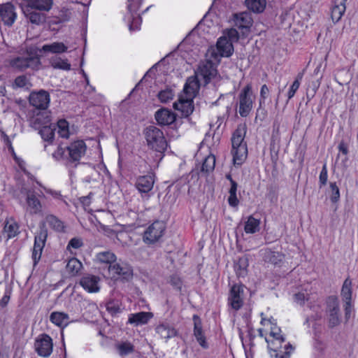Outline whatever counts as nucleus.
Masks as SVG:
<instances>
[{"mask_svg":"<svg viewBox=\"0 0 358 358\" xmlns=\"http://www.w3.org/2000/svg\"><path fill=\"white\" fill-rule=\"evenodd\" d=\"M29 103L34 108L29 110L27 114V118L30 125L35 128H39L50 122V115L46 111L50 102L49 93L41 90L38 92H32L29 97Z\"/></svg>","mask_w":358,"mask_h":358,"instance_id":"f257e3e1","label":"nucleus"},{"mask_svg":"<svg viewBox=\"0 0 358 358\" xmlns=\"http://www.w3.org/2000/svg\"><path fill=\"white\" fill-rule=\"evenodd\" d=\"M244 127H238L231 137L233 161L236 165H241L248 155L247 145L244 142Z\"/></svg>","mask_w":358,"mask_h":358,"instance_id":"f03ea898","label":"nucleus"},{"mask_svg":"<svg viewBox=\"0 0 358 358\" xmlns=\"http://www.w3.org/2000/svg\"><path fill=\"white\" fill-rule=\"evenodd\" d=\"M148 146L158 152H164L167 148V142L164 133L155 126L150 125L143 131Z\"/></svg>","mask_w":358,"mask_h":358,"instance_id":"7ed1b4c3","label":"nucleus"},{"mask_svg":"<svg viewBox=\"0 0 358 358\" xmlns=\"http://www.w3.org/2000/svg\"><path fill=\"white\" fill-rule=\"evenodd\" d=\"M245 286L241 284H235L229 289L227 305L229 311L236 313L244 304Z\"/></svg>","mask_w":358,"mask_h":358,"instance_id":"20e7f679","label":"nucleus"},{"mask_svg":"<svg viewBox=\"0 0 358 358\" xmlns=\"http://www.w3.org/2000/svg\"><path fill=\"white\" fill-rule=\"evenodd\" d=\"M254 101L252 86L248 84L238 95V113L243 117H247L252 110Z\"/></svg>","mask_w":358,"mask_h":358,"instance_id":"39448f33","label":"nucleus"},{"mask_svg":"<svg viewBox=\"0 0 358 358\" xmlns=\"http://www.w3.org/2000/svg\"><path fill=\"white\" fill-rule=\"evenodd\" d=\"M166 229V224L157 220L151 224L144 231L143 239L147 244H153L162 237Z\"/></svg>","mask_w":358,"mask_h":358,"instance_id":"423d86ee","label":"nucleus"},{"mask_svg":"<svg viewBox=\"0 0 358 358\" xmlns=\"http://www.w3.org/2000/svg\"><path fill=\"white\" fill-rule=\"evenodd\" d=\"M327 313L329 327H335L340 324V307L338 299L334 296L328 297L327 300Z\"/></svg>","mask_w":358,"mask_h":358,"instance_id":"0eeeda50","label":"nucleus"},{"mask_svg":"<svg viewBox=\"0 0 358 358\" xmlns=\"http://www.w3.org/2000/svg\"><path fill=\"white\" fill-rule=\"evenodd\" d=\"M143 0H127V9L130 15L129 17V29L138 30L142 22L140 14L138 11L142 4Z\"/></svg>","mask_w":358,"mask_h":358,"instance_id":"6e6552de","label":"nucleus"},{"mask_svg":"<svg viewBox=\"0 0 358 358\" xmlns=\"http://www.w3.org/2000/svg\"><path fill=\"white\" fill-rule=\"evenodd\" d=\"M196 75L199 80H203L205 84H208L217 75V69L214 63L210 60L201 62Z\"/></svg>","mask_w":358,"mask_h":358,"instance_id":"1a4fd4ad","label":"nucleus"},{"mask_svg":"<svg viewBox=\"0 0 358 358\" xmlns=\"http://www.w3.org/2000/svg\"><path fill=\"white\" fill-rule=\"evenodd\" d=\"M48 236V231L45 226L40 227L39 232L35 236L34 244L32 250L31 258L35 266L41 257L42 251L45 244Z\"/></svg>","mask_w":358,"mask_h":358,"instance_id":"9d476101","label":"nucleus"},{"mask_svg":"<svg viewBox=\"0 0 358 358\" xmlns=\"http://www.w3.org/2000/svg\"><path fill=\"white\" fill-rule=\"evenodd\" d=\"M34 348L40 357H48L52 352V339L48 334H43L35 340Z\"/></svg>","mask_w":358,"mask_h":358,"instance_id":"9b49d317","label":"nucleus"},{"mask_svg":"<svg viewBox=\"0 0 358 358\" xmlns=\"http://www.w3.org/2000/svg\"><path fill=\"white\" fill-rule=\"evenodd\" d=\"M266 322L271 325L270 336L273 337V339L270 341L266 338L265 340L268 343V348L273 352H276L278 345H280L281 343L285 341V338L280 334V329L275 324L273 323L271 320L262 319L261 321V323L264 325H265Z\"/></svg>","mask_w":358,"mask_h":358,"instance_id":"f8f14e48","label":"nucleus"},{"mask_svg":"<svg viewBox=\"0 0 358 358\" xmlns=\"http://www.w3.org/2000/svg\"><path fill=\"white\" fill-rule=\"evenodd\" d=\"M86 150L87 146L83 141L78 140L72 142L66 147L67 161L70 162L79 161L85 155Z\"/></svg>","mask_w":358,"mask_h":358,"instance_id":"ddd939ff","label":"nucleus"},{"mask_svg":"<svg viewBox=\"0 0 358 358\" xmlns=\"http://www.w3.org/2000/svg\"><path fill=\"white\" fill-rule=\"evenodd\" d=\"M40 64L39 59L36 57H17L13 59L10 64L13 68L19 71H24L27 69H36Z\"/></svg>","mask_w":358,"mask_h":358,"instance_id":"4468645a","label":"nucleus"},{"mask_svg":"<svg viewBox=\"0 0 358 358\" xmlns=\"http://www.w3.org/2000/svg\"><path fill=\"white\" fill-rule=\"evenodd\" d=\"M108 270L114 275H116L117 278H122L124 280H129L133 275V271L131 267L123 262L115 263L113 265H110Z\"/></svg>","mask_w":358,"mask_h":358,"instance_id":"2eb2a0df","label":"nucleus"},{"mask_svg":"<svg viewBox=\"0 0 358 358\" xmlns=\"http://www.w3.org/2000/svg\"><path fill=\"white\" fill-rule=\"evenodd\" d=\"M154 183V175L141 176L136 178L135 187L141 194H147L152 189Z\"/></svg>","mask_w":358,"mask_h":358,"instance_id":"dca6fc26","label":"nucleus"},{"mask_svg":"<svg viewBox=\"0 0 358 358\" xmlns=\"http://www.w3.org/2000/svg\"><path fill=\"white\" fill-rule=\"evenodd\" d=\"M0 17L5 25L12 26L17 17L14 6L10 3L1 5Z\"/></svg>","mask_w":358,"mask_h":358,"instance_id":"f3484780","label":"nucleus"},{"mask_svg":"<svg viewBox=\"0 0 358 358\" xmlns=\"http://www.w3.org/2000/svg\"><path fill=\"white\" fill-rule=\"evenodd\" d=\"M173 108L180 111L182 115L188 116L194 110L193 99L186 98V96L181 95L178 101L173 103Z\"/></svg>","mask_w":358,"mask_h":358,"instance_id":"a211bd4d","label":"nucleus"},{"mask_svg":"<svg viewBox=\"0 0 358 358\" xmlns=\"http://www.w3.org/2000/svg\"><path fill=\"white\" fill-rule=\"evenodd\" d=\"M27 19L31 23L36 25L41 24L45 22L46 15L38 10L27 6L23 10Z\"/></svg>","mask_w":358,"mask_h":358,"instance_id":"6ab92c4d","label":"nucleus"},{"mask_svg":"<svg viewBox=\"0 0 358 358\" xmlns=\"http://www.w3.org/2000/svg\"><path fill=\"white\" fill-rule=\"evenodd\" d=\"M100 278L93 275H86L81 278L80 285L88 292H97L99 290Z\"/></svg>","mask_w":358,"mask_h":358,"instance_id":"aec40b11","label":"nucleus"},{"mask_svg":"<svg viewBox=\"0 0 358 358\" xmlns=\"http://www.w3.org/2000/svg\"><path fill=\"white\" fill-rule=\"evenodd\" d=\"M26 196L27 210L31 214H37L41 212L42 206L41 201L36 197L35 192L29 189L26 192Z\"/></svg>","mask_w":358,"mask_h":358,"instance_id":"412c9836","label":"nucleus"},{"mask_svg":"<svg viewBox=\"0 0 358 358\" xmlns=\"http://www.w3.org/2000/svg\"><path fill=\"white\" fill-rule=\"evenodd\" d=\"M156 333L166 341L177 336V330L167 322H162L155 328Z\"/></svg>","mask_w":358,"mask_h":358,"instance_id":"4be33fe9","label":"nucleus"},{"mask_svg":"<svg viewBox=\"0 0 358 358\" xmlns=\"http://www.w3.org/2000/svg\"><path fill=\"white\" fill-rule=\"evenodd\" d=\"M194 320V336H195L197 342L204 349L208 348V344L206 341V336L202 329V325L200 318L194 315L193 316Z\"/></svg>","mask_w":358,"mask_h":358,"instance_id":"5701e85b","label":"nucleus"},{"mask_svg":"<svg viewBox=\"0 0 358 358\" xmlns=\"http://www.w3.org/2000/svg\"><path fill=\"white\" fill-rule=\"evenodd\" d=\"M155 119L159 124L169 125L176 120L175 114L166 108H161L155 113Z\"/></svg>","mask_w":358,"mask_h":358,"instance_id":"b1692460","label":"nucleus"},{"mask_svg":"<svg viewBox=\"0 0 358 358\" xmlns=\"http://www.w3.org/2000/svg\"><path fill=\"white\" fill-rule=\"evenodd\" d=\"M261 252L265 262L279 266L284 260V255L281 252L272 251L268 248L262 250Z\"/></svg>","mask_w":358,"mask_h":358,"instance_id":"393cba45","label":"nucleus"},{"mask_svg":"<svg viewBox=\"0 0 358 358\" xmlns=\"http://www.w3.org/2000/svg\"><path fill=\"white\" fill-rule=\"evenodd\" d=\"M153 317V314L150 312H139L131 313L129 315L128 323L134 324L136 327L146 324L148 321Z\"/></svg>","mask_w":358,"mask_h":358,"instance_id":"a878e982","label":"nucleus"},{"mask_svg":"<svg viewBox=\"0 0 358 358\" xmlns=\"http://www.w3.org/2000/svg\"><path fill=\"white\" fill-rule=\"evenodd\" d=\"M234 24L239 29H249L252 24V18L248 12L234 15Z\"/></svg>","mask_w":358,"mask_h":358,"instance_id":"bb28decb","label":"nucleus"},{"mask_svg":"<svg viewBox=\"0 0 358 358\" xmlns=\"http://www.w3.org/2000/svg\"><path fill=\"white\" fill-rule=\"evenodd\" d=\"M233 43L229 41L226 36L220 37L217 42V49L222 57H229L234 52Z\"/></svg>","mask_w":358,"mask_h":358,"instance_id":"cd10ccee","label":"nucleus"},{"mask_svg":"<svg viewBox=\"0 0 358 358\" xmlns=\"http://www.w3.org/2000/svg\"><path fill=\"white\" fill-rule=\"evenodd\" d=\"M68 47L62 42H54L50 44L43 45L41 50L44 52H51L53 54H61L66 52Z\"/></svg>","mask_w":358,"mask_h":358,"instance_id":"c85d7f7f","label":"nucleus"},{"mask_svg":"<svg viewBox=\"0 0 358 358\" xmlns=\"http://www.w3.org/2000/svg\"><path fill=\"white\" fill-rule=\"evenodd\" d=\"M294 300L300 306H303L306 301L310 303H311L313 301H315V296H314L310 292L305 289L295 294L294 295Z\"/></svg>","mask_w":358,"mask_h":358,"instance_id":"c756f323","label":"nucleus"},{"mask_svg":"<svg viewBox=\"0 0 358 358\" xmlns=\"http://www.w3.org/2000/svg\"><path fill=\"white\" fill-rule=\"evenodd\" d=\"M39 11L48 12L53 5V0H32L27 4Z\"/></svg>","mask_w":358,"mask_h":358,"instance_id":"7c9ffc66","label":"nucleus"},{"mask_svg":"<svg viewBox=\"0 0 358 358\" xmlns=\"http://www.w3.org/2000/svg\"><path fill=\"white\" fill-rule=\"evenodd\" d=\"M68 314L62 312H52L50 316V320L59 327L66 325L69 322Z\"/></svg>","mask_w":358,"mask_h":358,"instance_id":"2f4dec72","label":"nucleus"},{"mask_svg":"<svg viewBox=\"0 0 358 358\" xmlns=\"http://www.w3.org/2000/svg\"><path fill=\"white\" fill-rule=\"evenodd\" d=\"M248 8L256 13H262L266 5V0H245Z\"/></svg>","mask_w":358,"mask_h":358,"instance_id":"473e14b6","label":"nucleus"},{"mask_svg":"<svg viewBox=\"0 0 358 358\" xmlns=\"http://www.w3.org/2000/svg\"><path fill=\"white\" fill-rule=\"evenodd\" d=\"M260 220L250 215L245 223L244 230L246 234H255L259 230Z\"/></svg>","mask_w":358,"mask_h":358,"instance_id":"72a5a7b5","label":"nucleus"},{"mask_svg":"<svg viewBox=\"0 0 358 358\" xmlns=\"http://www.w3.org/2000/svg\"><path fill=\"white\" fill-rule=\"evenodd\" d=\"M96 257L98 262L109 264V266L113 265L112 264L116 260L115 255L110 251L99 252L96 255Z\"/></svg>","mask_w":358,"mask_h":358,"instance_id":"f704fd0d","label":"nucleus"},{"mask_svg":"<svg viewBox=\"0 0 358 358\" xmlns=\"http://www.w3.org/2000/svg\"><path fill=\"white\" fill-rule=\"evenodd\" d=\"M82 268V263L75 257L71 258L66 264V270L71 275H77Z\"/></svg>","mask_w":358,"mask_h":358,"instance_id":"c9c22d12","label":"nucleus"},{"mask_svg":"<svg viewBox=\"0 0 358 358\" xmlns=\"http://www.w3.org/2000/svg\"><path fill=\"white\" fill-rule=\"evenodd\" d=\"M50 64L54 69H58L65 71L71 69V64L69 63L68 59H62L60 57H54L50 59Z\"/></svg>","mask_w":358,"mask_h":358,"instance_id":"e433bc0d","label":"nucleus"},{"mask_svg":"<svg viewBox=\"0 0 358 358\" xmlns=\"http://www.w3.org/2000/svg\"><path fill=\"white\" fill-rule=\"evenodd\" d=\"M198 87V84L194 80L187 81L183 89V96H186V98L194 99L196 96Z\"/></svg>","mask_w":358,"mask_h":358,"instance_id":"4c0bfd02","label":"nucleus"},{"mask_svg":"<svg viewBox=\"0 0 358 358\" xmlns=\"http://www.w3.org/2000/svg\"><path fill=\"white\" fill-rule=\"evenodd\" d=\"M46 222L54 230L62 232L64 231V226L63 222L53 215H47L45 217Z\"/></svg>","mask_w":358,"mask_h":358,"instance_id":"58836bf2","label":"nucleus"},{"mask_svg":"<svg viewBox=\"0 0 358 358\" xmlns=\"http://www.w3.org/2000/svg\"><path fill=\"white\" fill-rule=\"evenodd\" d=\"M215 157L213 155H209L206 157H205L202 165L201 171L204 173H209L213 171L215 169Z\"/></svg>","mask_w":358,"mask_h":358,"instance_id":"ea45409f","label":"nucleus"},{"mask_svg":"<svg viewBox=\"0 0 358 358\" xmlns=\"http://www.w3.org/2000/svg\"><path fill=\"white\" fill-rule=\"evenodd\" d=\"M341 296L343 301H350L352 300V282L349 278H346L343 282Z\"/></svg>","mask_w":358,"mask_h":358,"instance_id":"a19ab883","label":"nucleus"},{"mask_svg":"<svg viewBox=\"0 0 358 358\" xmlns=\"http://www.w3.org/2000/svg\"><path fill=\"white\" fill-rule=\"evenodd\" d=\"M4 231L7 234L8 238H13L20 233L19 225L14 221L7 222L4 227Z\"/></svg>","mask_w":358,"mask_h":358,"instance_id":"79ce46f5","label":"nucleus"},{"mask_svg":"<svg viewBox=\"0 0 358 358\" xmlns=\"http://www.w3.org/2000/svg\"><path fill=\"white\" fill-rule=\"evenodd\" d=\"M345 10V6L343 3L334 6L331 9L332 20L334 22H338L341 19Z\"/></svg>","mask_w":358,"mask_h":358,"instance_id":"37998d69","label":"nucleus"},{"mask_svg":"<svg viewBox=\"0 0 358 358\" xmlns=\"http://www.w3.org/2000/svg\"><path fill=\"white\" fill-rule=\"evenodd\" d=\"M174 95L173 91L171 88L167 87L159 92L157 97L162 103H166L172 100Z\"/></svg>","mask_w":358,"mask_h":358,"instance_id":"c03bdc74","label":"nucleus"},{"mask_svg":"<svg viewBox=\"0 0 358 358\" xmlns=\"http://www.w3.org/2000/svg\"><path fill=\"white\" fill-rule=\"evenodd\" d=\"M55 129L51 128L48 126H43L39 133L41 136V138L47 142L52 143L55 136Z\"/></svg>","mask_w":358,"mask_h":358,"instance_id":"a18cd8bd","label":"nucleus"},{"mask_svg":"<svg viewBox=\"0 0 358 358\" xmlns=\"http://www.w3.org/2000/svg\"><path fill=\"white\" fill-rule=\"evenodd\" d=\"M58 134L62 138H67L69 136V123L65 120L57 122Z\"/></svg>","mask_w":358,"mask_h":358,"instance_id":"49530a36","label":"nucleus"},{"mask_svg":"<svg viewBox=\"0 0 358 358\" xmlns=\"http://www.w3.org/2000/svg\"><path fill=\"white\" fill-rule=\"evenodd\" d=\"M330 200L332 203H337L340 199V190L336 182H331L329 183Z\"/></svg>","mask_w":358,"mask_h":358,"instance_id":"de8ad7c7","label":"nucleus"},{"mask_svg":"<svg viewBox=\"0 0 358 358\" xmlns=\"http://www.w3.org/2000/svg\"><path fill=\"white\" fill-rule=\"evenodd\" d=\"M83 245V242L82 239L80 238L75 237V238H71L69 241V242L67 245L66 249L68 250H69V252H71V255H76V252H73L72 251V249L77 250V249L80 248Z\"/></svg>","mask_w":358,"mask_h":358,"instance_id":"09e8293b","label":"nucleus"},{"mask_svg":"<svg viewBox=\"0 0 358 358\" xmlns=\"http://www.w3.org/2000/svg\"><path fill=\"white\" fill-rule=\"evenodd\" d=\"M248 266V261L246 259H240L238 262L235 266V269L236 271L237 275L238 276H244L247 270L246 268Z\"/></svg>","mask_w":358,"mask_h":358,"instance_id":"8fccbe9b","label":"nucleus"},{"mask_svg":"<svg viewBox=\"0 0 358 358\" xmlns=\"http://www.w3.org/2000/svg\"><path fill=\"white\" fill-rule=\"evenodd\" d=\"M30 85L28 78L26 76H17L13 84V87L15 88H22V87H28Z\"/></svg>","mask_w":358,"mask_h":358,"instance_id":"3c124183","label":"nucleus"},{"mask_svg":"<svg viewBox=\"0 0 358 358\" xmlns=\"http://www.w3.org/2000/svg\"><path fill=\"white\" fill-rule=\"evenodd\" d=\"M106 307L107 311L112 315L120 313L121 310L119 302L115 300L109 301L106 303Z\"/></svg>","mask_w":358,"mask_h":358,"instance_id":"603ef678","label":"nucleus"},{"mask_svg":"<svg viewBox=\"0 0 358 358\" xmlns=\"http://www.w3.org/2000/svg\"><path fill=\"white\" fill-rule=\"evenodd\" d=\"M119 353L122 356L127 355L134 351V346L130 343H122L117 346Z\"/></svg>","mask_w":358,"mask_h":358,"instance_id":"864d4df0","label":"nucleus"},{"mask_svg":"<svg viewBox=\"0 0 358 358\" xmlns=\"http://www.w3.org/2000/svg\"><path fill=\"white\" fill-rule=\"evenodd\" d=\"M328 180V171L327 164H324L322 166V171L319 176V186L320 188L325 186L327 183Z\"/></svg>","mask_w":358,"mask_h":358,"instance_id":"5fc2aeb1","label":"nucleus"},{"mask_svg":"<svg viewBox=\"0 0 358 358\" xmlns=\"http://www.w3.org/2000/svg\"><path fill=\"white\" fill-rule=\"evenodd\" d=\"M294 348L289 343L285 346V352H275L274 355V358H289L291 354L294 352Z\"/></svg>","mask_w":358,"mask_h":358,"instance_id":"6e6d98bb","label":"nucleus"},{"mask_svg":"<svg viewBox=\"0 0 358 358\" xmlns=\"http://www.w3.org/2000/svg\"><path fill=\"white\" fill-rule=\"evenodd\" d=\"M68 157V153H66V150L60 146H59L56 151L52 153V157L56 160L60 159H66Z\"/></svg>","mask_w":358,"mask_h":358,"instance_id":"4d7b16f0","label":"nucleus"},{"mask_svg":"<svg viewBox=\"0 0 358 358\" xmlns=\"http://www.w3.org/2000/svg\"><path fill=\"white\" fill-rule=\"evenodd\" d=\"M1 139L5 145L8 148L9 152L12 154H15L14 148L12 145L11 141L10 140L9 136L3 131L1 132Z\"/></svg>","mask_w":358,"mask_h":358,"instance_id":"13d9d810","label":"nucleus"},{"mask_svg":"<svg viewBox=\"0 0 358 358\" xmlns=\"http://www.w3.org/2000/svg\"><path fill=\"white\" fill-rule=\"evenodd\" d=\"M227 36H225L227 39L231 43L238 41L239 38V34L238 31L236 29L231 28L227 30L226 33Z\"/></svg>","mask_w":358,"mask_h":358,"instance_id":"bf43d9fd","label":"nucleus"},{"mask_svg":"<svg viewBox=\"0 0 358 358\" xmlns=\"http://www.w3.org/2000/svg\"><path fill=\"white\" fill-rule=\"evenodd\" d=\"M300 86V83L299 81V79H296L292 85H291L288 92H287V98L288 100L291 99L295 94L296 92L298 90L299 87Z\"/></svg>","mask_w":358,"mask_h":358,"instance_id":"052dcab7","label":"nucleus"},{"mask_svg":"<svg viewBox=\"0 0 358 358\" xmlns=\"http://www.w3.org/2000/svg\"><path fill=\"white\" fill-rule=\"evenodd\" d=\"M269 93L268 87L266 85H263L260 90V99H259V107L262 106V103L265 102Z\"/></svg>","mask_w":358,"mask_h":358,"instance_id":"680f3d73","label":"nucleus"},{"mask_svg":"<svg viewBox=\"0 0 358 358\" xmlns=\"http://www.w3.org/2000/svg\"><path fill=\"white\" fill-rule=\"evenodd\" d=\"M169 282L171 284V285H173L176 289H180L181 288L182 282L180 278L178 275H171L170 277Z\"/></svg>","mask_w":358,"mask_h":358,"instance_id":"e2e57ef3","label":"nucleus"},{"mask_svg":"<svg viewBox=\"0 0 358 358\" xmlns=\"http://www.w3.org/2000/svg\"><path fill=\"white\" fill-rule=\"evenodd\" d=\"M344 302H345V306H344L345 317L346 320H348L349 318L350 317V315H351V313L352 311V304L351 301H344Z\"/></svg>","mask_w":358,"mask_h":358,"instance_id":"0e129e2a","label":"nucleus"},{"mask_svg":"<svg viewBox=\"0 0 358 358\" xmlns=\"http://www.w3.org/2000/svg\"><path fill=\"white\" fill-rule=\"evenodd\" d=\"M228 202L231 206H236L238 204V200L237 199L236 194H229Z\"/></svg>","mask_w":358,"mask_h":358,"instance_id":"69168bd1","label":"nucleus"},{"mask_svg":"<svg viewBox=\"0 0 358 358\" xmlns=\"http://www.w3.org/2000/svg\"><path fill=\"white\" fill-rule=\"evenodd\" d=\"M338 148L343 155H347L348 153V146L343 141H341L339 143Z\"/></svg>","mask_w":358,"mask_h":358,"instance_id":"338daca9","label":"nucleus"},{"mask_svg":"<svg viewBox=\"0 0 358 358\" xmlns=\"http://www.w3.org/2000/svg\"><path fill=\"white\" fill-rule=\"evenodd\" d=\"M10 300V296L7 294H5L3 296L0 300V306L3 308L7 306L8 301Z\"/></svg>","mask_w":358,"mask_h":358,"instance_id":"774afa93","label":"nucleus"}]
</instances>
